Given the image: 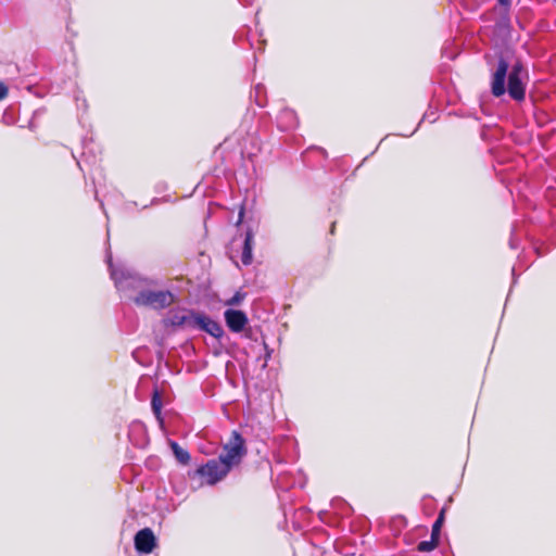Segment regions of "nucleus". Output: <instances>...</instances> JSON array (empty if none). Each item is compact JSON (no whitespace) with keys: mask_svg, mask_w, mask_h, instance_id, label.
<instances>
[{"mask_svg":"<svg viewBox=\"0 0 556 556\" xmlns=\"http://www.w3.org/2000/svg\"><path fill=\"white\" fill-rule=\"evenodd\" d=\"M106 263L110 269V275L115 283V287L122 291H136L137 295L132 298L137 306H147L154 309H163L174 303L175 296L168 290H149V285L146 279L140 278L135 273L126 268L123 264H114L112 254H106Z\"/></svg>","mask_w":556,"mask_h":556,"instance_id":"nucleus-1","label":"nucleus"},{"mask_svg":"<svg viewBox=\"0 0 556 556\" xmlns=\"http://www.w3.org/2000/svg\"><path fill=\"white\" fill-rule=\"evenodd\" d=\"M508 62L501 56L497 62L496 70L491 78V92L498 98L507 91L509 97L517 102H521L526 98V85L522 81L523 65L516 62L509 73Z\"/></svg>","mask_w":556,"mask_h":556,"instance_id":"nucleus-2","label":"nucleus"},{"mask_svg":"<svg viewBox=\"0 0 556 556\" xmlns=\"http://www.w3.org/2000/svg\"><path fill=\"white\" fill-rule=\"evenodd\" d=\"M245 455V440L239 431L233 430L229 441L224 445L223 453L218 458L228 467V469L231 470L233 467L240 465Z\"/></svg>","mask_w":556,"mask_h":556,"instance_id":"nucleus-3","label":"nucleus"},{"mask_svg":"<svg viewBox=\"0 0 556 556\" xmlns=\"http://www.w3.org/2000/svg\"><path fill=\"white\" fill-rule=\"evenodd\" d=\"M229 471L230 469L217 457L199 466L192 473H189V476L191 478L199 477L201 483L214 485L225 478Z\"/></svg>","mask_w":556,"mask_h":556,"instance_id":"nucleus-4","label":"nucleus"},{"mask_svg":"<svg viewBox=\"0 0 556 556\" xmlns=\"http://www.w3.org/2000/svg\"><path fill=\"white\" fill-rule=\"evenodd\" d=\"M195 313H188L181 308H174L168 312L166 321L174 327H184L187 329H193V319H195Z\"/></svg>","mask_w":556,"mask_h":556,"instance_id":"nucleus-5","label":"nucleus"},{"mask_svg":"<svg viewBox=\"0 0 556 556\" xmlns=\"http://www.w3.org/2000/svg\"><path fill=\"white\" fill-rule=\"evenodd\" d=\"M155 545V535L150 528H144L135 535V548L139 553L149 554L154 549Z\"/></svg>","mask_w":556,"mask_h":556,"instance_id":"nucleus-6","label":"nucleus"},{"mask_svg":"<svg viewBox=\"0 0 556 556\" xmlns=\"http://www.w3.org/2000/svg\"><path fill=\"white\" fill-rule=\"evenodd\" d=\"M192 321L193 329L200 328L201 330L207 332L208 334L216 339L222 338L224 334L222 326L217 321L213 320L212 318L205 315L197 314L195 319H193Z\"/></svg>","mask_w":556,"mask_h":556,"instance_id":"nucleus-7","label":"nucleus"},{"mask_svg":"<svg viewBox=\"0 0 556 556\" xmlns=\"http://www.w3.org/2000/svg\"><path fill=\"white\" fill-rule=\"evenodd\" d=\"M224 316L227 327L235 333L241 332L248 324L247 314L239 309L229 308L225 312Z\"/></svg>","mask_w":556,"mask_h":556,"instance_id":"nucleus-8","label":"nucleus"},{"mask_svg":"<svg viewBox=\"0 0 556 556\" xmlns=\"http://www.w3.org/2000/svg\"><path fill=\"white\" fill-rule=\"evenodd\" d=\"M128 437L135 442L137 445H142L147 441L148 431L143 422L139 420H134L129 425Z\"/></svg>","mask_w":556,"mask_h":556,"instance_id":"nucleus-9","label":"nucleus"},{"mask_svg":"<svg viewBox=\"0 0 556 556\" xmlns=\"http://www.w3.org/2000/svg\"><path fill=\"white\" fill-rule=\"evenodd\" d=\"M253 245H254L253 232L251 229H249L244 236V240H243V244H242V253H241V262L244 266H249L253 262V255H252Z\"/></svg>","mask_w":556,"mask_h":556,"instance_id":"nucleus-10","label":"nucleus"},{"mask_svg":"<svg viewBox=\"0 0 556 556\" xmlns=\"http://www.w3.org/2000/svg\"><path fill=\"white\" fill-rule=\"evenodd\" d=\"M162 397L160 392L155 389L151 397L152 412L161 428H164V417L162 415Z\"/></svg>","mask_w":556,"mask_h":556,"instance_id":"nucleus-11","label":"nucleus"},{"mask_svg":"<svg viewBox=\"0 0 556 556\" xmlns=\"http://www.w3.org/2000/svg\"><path fill=\"white\" fill-rule=\"evenodd\" d=\"M169 446H170L176 459L180 464H182V465L189 464L191 456L187 450L182 448L176 441H170Z\"/></svg>","mask_w":556,"mask_h":556,"instance_id":"nucleus-12","label":"nucleus"},{"mask_svg":"<svg viewBox=\"0 0 556 556\" xmlns=\"http://www.w3.org/2000/svg\"><path fill=\"white\" fill-rule=\"evenodd\" d=\"M283 119H286L288 122V125L286 126V129L287 128H292V127L296 126V124H298L296 115L291 110H283V111L280 112V114H279V122L281 123Z\"/></svg>","mask_w":556,"mask_h":556,"instance_id":"nucleus-13","label":"nucleus"},{"mask_svg":"<svg viewBox=\"0 0 556 556\" xmlns=\"http://www.w3.org/2000/svg\"><path fill=\"white\" fill-rule=\"evenodd\" d=\"M439 544L437 539L430 536V540L421 541L417 545V551L420 553L432 552Z\"/></svg>","mask_w":556,"mask_h":556,"instance_id":"nucleus-14","label":"nucleus"},{"mask_svg":"<svg viewBox=\"0 0 556 556\" xmlns=\"http://www.w3.org/2000/svg\"><path fill=\"white\" fill-rule=\"evenodd\" d=\"M444 514H445V509H442L440 511L437 520L432 525L431 538L437 539L438 541H439V536H440V529H441V526H442L443 520H444Z\"/></svg>","mask_w":556,"mask_h":556,"instance_id":"nucleus-15","label":"nucleus"},{"mask_svg":"<svg viewBox=\"0 0 556 556\" xmlns=\"http://www.w3.org/2000/svg\"><path fill=\"white\" fill-rule=\"evenodd\" d=\"M244 293L237 291L230 299L226 301V304L230 306L238 305L244 299Z\"/></svg>","mask_w":556,"mask_h":556,"instance_id":"nucleus-16","label":"nucleus"},{"mask_svg":"<svg viewBox=\"0 0 556 556\" xmlns=\"http://www.w3.org/2000/svg\"><path fill=\"white\" fill-rule=\"evenodd\" d=\"M8 87L3 81H0V101L8 96Z\"/></svg>","mask_w":556,"mask_h":556,"instance_id":"nucleus-17","label":"nucleus"},{"mask_svg":"<svg viewBox=\"0 0 556 556\" xmlns=\"http://www.w3.org/2000/svg\"><path fill=\"white\" fill-rule=\"evenodd\" d=\"M501 5L508 9L510 7V0H497Z\"/></svg>","mask_w":556,"mask_h":556,"instance_id":"nucleus-18","label":"nucleus"},{"mask_svg":"<svg viewBox=\"0 0 556 556\" xmlns=\"http://www.w3.org/2000/svg\"><path fill=\"white\" fill-rule=\"evenodd\" d=\"M243 215H244V208L243 206L240 208V212H239V219H238V224L242 222L243 219Z\"/></svg>","mask_w":556,"mask_h":556,"instance_id":"nucleus-19","label":"nucleus"},{"mask_svg":"<svg viewBox=\"0 0 556 556\" xmlns=\"http://www.w3.org/2000/svg\"><path fill=\"white\" fill-rule=\"evenodd\" d=\"M253 0H243L244 4L248 5V4H251Z\"/></svg>","mask_w":556,"mask_h":556,"instance_id":"nucleus-20","label":"nucleus"}]
</instances>
